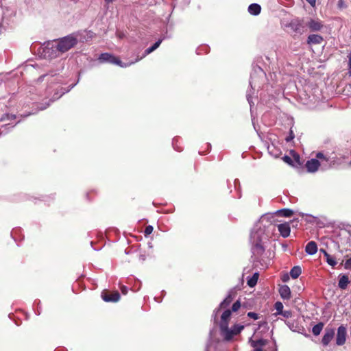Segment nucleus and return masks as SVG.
I'll list each match as a JSON object with an SVG mask.
<instances>
[{
	"label": "nucleus",
	"instance_id": "5701e85b",
	"mask_svg": "<svg viewBox=\"0 0 351 351\" xmlns=\"http://www.w3.org/2000/svg\"><path fill=\"white\" fill-rule=\"evenodd\" d=\"M276 214L282 217H289L293 215V211L289 208H283L277 210Z\"/></svg>",
	"mask_w": 351,
	"mask_h": 351
},
{
	"label": "nucleus",
	"instance_id": "9b49d317",
	"mask_svg": "<svg viewBox=\"0 0 351 351\" xmlns=\"http://www.w3.org/2000/svg\"><path fill=\"white\" fill-rule=\"evenodd\" d=\"M321 163L317 159H311L306 163V167L308 171L311 173L317 171Z\"/></svg>",
	"mask_w": 351,
	"mask_h": 351
},
{
	"label": "nucleus",
	"instance_id": "dca6fc26",
	"mask_svg": "<svg viewBox=\"0 0 351 351\" xmlns=\"http://www.w3.org/2000/svg\"><path fill=\"white\" fill-rule=\"evenodd\" d=\"M279 293L284 300H289L291 298V290L287 285H282L279 289Z\"/></svg>",
	"mask_w": 351,
	"mask_h": 351
},
{
	"label": "nucleus",
	"instance_id": "2eb2a0df",
	"mask_svg": "<svg viewBox=\"0 0 351 351\" xmlns=\"http://www.w3.org/2000/svg\"><path fill=\"white\" fill-rule=\"evenodd\" d=\"M250 342L254 348V351H263L262 348L266 345L267 341L263 339L252 340L250 339Z\"/></svg>",
	"mask_w": 351,
	"mask_h": 351
},
{
	"label": "nucleus",
	"instance_id": "6e6552de",
	"mask_svg": "<svg viewBox=\"0 0 351 351\" xmlns=\"http://www.w3.org/2000/svg\"><path fill=\"white\" fill-rule=\"evenodd\" d=\"M286 27L290 28L293 32L302 33V21L298 19L292 20Z\"/></svg>",
	"mask_w": 351,
	"mask_h": 351
},
{
	"label": "nucleus",
	"instance_id": "f03ea898",
	"mask_svg": "<svg viewBox=\"0 0 351 351\" xmlns=\"http://www.w3.org/2000/svg\"><path fill=\"white\" fill-rule=\"evenodd\" d=\"M244 328L245 326L241 324H234L232 327L223 324L219 327L220 335L225 341H230L239 335Z\"/></svg>",
	"mask_w": 351,
	"mask_h": 351
},
{
	"label": "nucleus",
	"instance_id": "1a4fd4ad",
	"mask_svg": "<svg viewBox=\"0 0 351 351\" xmlns=\"http://www.w3.org/2000/svg\"><path fill=\"white\" fill-rule=\"evenodd\" d=\"M101 297L105 302H117L120 299V294L117 291L113 293H103Z\"/></svg>",
	"mask_w": 351,
	"mask_h": 351
},
{
	"label": "nucleus",
	"instance_id": "603ef678",
	"mask_svg": "<svg viewBox=\"0 0 351 351\" xmlns=\"http://www.w3.org/2000/svg\"><path fill=\"white\" fill-rule=\"evenodd\" d=\"M175 141H176V139L174 138V139L173 140V145H174V143H175Z\"/></svg>",
	"mask_w": 351,
	"mask_h": 351
},
{
	"label": "nucleus",
	"instance_id": "f3484780",
	"mask_svg": "<svg viewBox=\"0 0 351 351\" xmlns=\"http://www.w3.org/2000/svg\"><path fill=\"white\" fill-rule=\"evenodd\" d=\"M305 252L309 255H314L317 252V246L315 241H310L305 247Z\"/></svg>",
	"mask_w": 351,
	"mask_h": 351
},
{
	"label": "nucleus",
	"instance_id": "09e8293b",
	"mask_svg": "<svg viewBox=\"0 0 351 351\" xmlns=\"http://www.w3.org/2000/svg\"><path fill=\"white\" fill-rule=\"evenodd\" d=\"M289 279V276L287 275L285 276L282 278L283 281H287Z\"/></svg>",
	"mask_w": 351,
	"mask_h": 351
},
{
	"label": "nucleus",
	"instance_id": "58836bf2",
	"mask_svg": "<svg viewBox=\"0 0 351 351\" xmlns=\"http://www.w3.org/2000/svg\"><path fill=\"white\" fill-rule=\"evenodd\" d=\"M294 134L292 130L290 131L289 136L286 138V141L289 142L294 138Z\"/></svg>",
	"mask_w": 351,
	"mask_h": 351
},
{
	"label": "nucleus",
	"instance_id": "c85d7f7f",
	"mask_svg": "<svg viewBox=\"0 0 351 351\" xmlns=\"http://www.w3.org/2000/svg\"><path fill=\"white\" fill-rule=\"evenodd\" d=\"M275 308L276 310V315H280L283 311V304L280 302L275 303Z\"/></svg>",
	"mask_w": 351,
	"mask_h": 351
},
{
	"label": "nucleus",
	"instance_id": "49530a36",
	"mask_svg": "<svg viewBox=\"0 0 351 351\" xmlns=\"http://www.w3.org/2000/svg\"><path fill=\"white\" fill-rule=\"evenodd\" d=\"M121 291H122V293H123V294H126V293H127V291H127V287H123L121 288Z\"/></svg>",
	"mask_w": 351,
	"mask_h": 351
},
{
	"label": "nucleus",
	"instance_id": "cd10ccee",
	"mask_svg": "<svg viewBox=\"0 0 351 351\" xmlns=\"http://www.w3.org/2000/svg\"><path fill=\"white\" fill-rule=\"evenodd\" d=\"M155 50H156V49H155V48H154L153 46H152V47H150L147 48V49L145 51L143 56L142 57H141L140 58H137V59H136V60H135V61H134V62H138V60H141L142 58H143L144 57H145L147 55H148V54L151 53L152 52H153V51H155Z\"/></svg>",
	"mask_w": 351,
	"mask_h": 351
},
{
	"label": "nucleus",
	"instance_id": "8fccbe9b",
	"mask_svg": "<svg viewBox=\"0 0 351 351\" xmlns=\"http://www.w3.org/2000/svg\"><path fill=\"white\" fill-rule=\"evenodd\" d=\"M274 350H273V351H277V348H276V345H275V344L274 345Z\"/></svg>",
	"mask_w": 351,
	"mask_h": 351
},
{
	"label": "nucleus",
	"instance_id": "423d86ee",
	"mask_svg": "<svg viewBox=\"0 0 351 351\" xmlns=\"http://www.w3.org/2000/svg\"><path fill=\"white\" fill-rule=\"evenodd\" d=\"M346 328L344 326H340L337 329V334L336 337V343L338 346H342L346 342Z\"/></svg>",
	"mask_w": 351,
	"mask_h": 351
},
{
	"label": "nucleus",
	"instance_id": "aec40b11",
	"mask_svg": "<svg viewBox=\"0 0 351 351\" xmlns=\"http://www.w3.org/2000/svg\"><path fill=\"white\" fill-rule=\"evenodd\" d=\"M323 40V38L321 36L317 34H311L308 37V44H320Z\"/></svg>",
	"mask_w": 351,
	"mask_h": 351
},
{
	"label": "nucleus",
	"instance_id": "f8f14e48",
	"mask_svg": "<svg viewBox=\"0 0 351 351\" xmlns=\"http://www.w3.org/2000/svg\"><path fill=\"white\" fill-rule=\"evenodd\" d=\"M278 230L280 235L284 238L288 237L290 234L291 228L289 223L278 224Z\"/></svg>",
	"mask_w": 351,
	"mask_h": 351
},
{
	"label": "nucleus",
	"instance_id": "f704fd0d",
	"mask_svg": "<svg viewBox=\"0 0 351 351\" xmlns=\"http://www.w3.org/2000/svg\"><path fill=\"white\" fill-rule=\"evenodd\" d=\"M280 315L284 317L289 318L291 316V312L290 311H283Z\"/></svg>",
	"mask_w": 351,
	"mask_h": 351
},
{
	"label": "nucleus",
	"instance_id": "20e7f679",
	"mask_svg": "<svg viewBox=\"0 0 351 351\" xmlns=\"http://www.w3.org/2000/svg\"><path fill=\"white\" fill-rule=\"evenodd\" d=\"M99 60L100 62H109L113 64L119 65L121 67H126L128 66L131 65L134 63V62H131L130 63H124L123 64L122 62L114 56L109 53H101L99 57Z\"/></svg>",
	"mask_w": 351,
	"mask_h": 351
},
{
	"label": "nucleus",
	"instance_id": "c756f323",
	"mask_svg": "<svg viewBox=\"0 0 351 351\" xmlns=\"http://www.w3.org/2000/svg\"><path fill=\"white\" fill-rule=\"evenodd\" d=\"M316 157L317 158L321 160V161H326V162H328L330 160V158L328 157H327L326 156H325L324 154H322V152H319L316 155Z\"/></svg>",
	"mask_w": 351,
	"mask_h": 351
},
{
	"label": "nucleus",
	"instance_id": "473e14b6",
	"mask_svg": "<svg viewBox=\"0 0 351 351\" xmlns=\"http://www.w3.org/2000/svg\"><path fill=\"white\" fill-rule=\"evenodd\" d=\"M153 227L152 226H147L145 229V231H144V233H145V236H148L150 234H152V232H153Z\"/></svg>",
	"mask_w": 351,
	"mask_h": 351
},
{
	"label": "nucleus",
	"instance_id": "a211bd4d",
	"mask_svg": "<svg viewBox=\"0 0 351 351\" xmlns=\"http://www.w3.org/2000/svg\"><path fill=\"white\" fill-rule=\"evenodd\" d=\"M232 311L230 309L226 310L221 316V321L219 323V326L223 324L228 325V322L231 316Z\"/></svg>",
	"mask_w": 351,
	"mask_h": 351
},
{
	"label": "nucleus",
	"instance_id": "2f4dec72",
	"mask_svg": "<svg viewBox=\"0 0 351 351\" xmlns=\"http://www.w3.org/2000/svg\"><path fill=\"white\" fill-rule=\"evenodd\" d=\"M241 307V303L239 300H237V302H235L232 306V311H233V312H236L239 310V308Z\"/></svg>",
	"mask_w": 351,
	"mask_h": 351
},
{
	"label": "nucleus",
	"instance_id": "4468645a",
	"mask_svg": "<svg viewBox=\"0 0 351 351\" xmlns=\"http://www.w3.org/2000/svg\"><path fill=\"white\" fill-rule=\"evenodd\" d=\"M307 26L310 28L311 31L317 32L319 31L322 28L323 24L322 21L318 19H311L307 23Z\"/></svg>",
	"mask_w": 351,
	"mask_h": 351
},
{
	"label": "nucleus",
	"instance_id": "c03bdc74",
	"mask_svg": "<svg viewBox=\"0 0 351 351\" xmlns=\"http://www.w3.org/2000/svg\"><path fill=\"white\" fill-rule=\"evenodd\" d=\"M247 99L249 104L251 105L252 98H251L250 93L247 94Z\"/></svg>",
	"mask_w": 351,
	"mask_h": 351
},
{
	"label": "nucleus",
	"instance_id": "7ed1b4c3",
	"mask_svg": "<svg viewBox=\"0 0 351 351\" xmlns=\"http://www.w3.org/2000/svg\"><path fill=\"white\" fill-rule=\"evenodd\" d=\"M77 43V38L71 34L60 38L56 45H53L51 49H55L60 53H64L73 47Z\"/></svg>",
	"mask_w": 351,
	"mask_h": 351
},
{
	"label": "nucleus",
	"instance_id": "0eeeda50",
	"mask_svg": "<svg viewBox=\"0 0 351 351\" xmlns=\"http://www.w3.org/2000/svg\"><path fill=\"white\" fill-rule=\"evenodd\" d=\"M335 336V329L332 328H326L322 340L324 346H326L332 341Z\"/></svg>",
	"mask_w": 351,
	"mask_h": 351
},
{
	"label": "nucleus",
	"instance_id": "72a5a7b5",
	"mask_svg": "<svg viewBox=\"0 0 351 351\" xmlns=\"http://www.w3.org/2000/svg\"><path fill=\"white\" fill-rule=\"evenodd\" d=\"M262 217H268L267 218V221H268L267 222V221H265L264 223L265 224V232L269 236L268 233L267 232L266 228H269V226H267V224L271 222L270 219H271V218H273V217L269 216V215H263Z\"/></svg>",
	"mask_w": 351,
	"mask_h": 351
},
{
	"label": "nucleus",
	"instance_id": "c9c22d12",
	"mask_svg": "<svg viewBox=\"0 0 351 351\" xmlns=\"http://www.w3.org/2000/svg\"><path fill=\"white\" fill-rule=\"evenodd\" d=\"M247 316L250 318H252L254 320H256L258 318V314L256 313H254V312H249L247 313Z\"/></svg>",
	"mask_w": 351,
	"mask_h": 351
},
{
	"label": "nucleus",
	"instance_id": "412c9836",
	"mask_svg": "<svg viewBox=\"0 0 351 351\" xmlns=\"http://www.w3.org/2000/svg\"><path fill=\"white\" fill-rule=\"evenodd\" d=\"M350 281L348 279V277L346 275H343L340 276L339 280V287L341 289H345L348 287V285L349 284Z\"/></svg>",
	"mask_w": 351,
	"mask_h": 351
},
{
	"label": "nucleus",
	"instance_id": "f257e3e1",
	"mask_svg": "<svg viewBox=\"0 0 351 351\" xmlns=\"http://www.w3.org/2000/svg\"><path fill=\"white\" fill-rule=\"evenodd\" d=\"M267 217H261L254 224L250 234V241L252 243V258L253 263L256 267H260L261 269H265L270 264L271 258L270 252H265L264 243L269 239V236L266 234L264 223L267 221Z\"/></svg>",
	"mask_w": 351,
	"mask_h": 351
},
{
	"label": "nucleus",
	"instance_id": "79ce46f5",
	"mask_svg": "<svg viewBox=\"0 0 351 351\" xmlns=\"http://www.w3.org/2000/svg\"><path fill=\"white\" fill-rule=\"evenodd\" d=\"M348 58H349L348 70H349V73H351V53L349 54Z\"/></svg>",
	"mask_w": 351,
	"mask_h": 351
},
{
	"label": "nucleus",
	"instance_id": "3c124183",
	"mask_svg": "<svg viewBox=\"0 0 351 351\" xmlns=\"http://www.w3.org/2000/svg\"><path fill=\"white\" fill-rule=\"evenodd\" d=\"M295 159H297V160H298V159H299V156H298V155H297V156H295Z\"/></svg>",
	"mask_w": 351,
	"mask_h": 351
},
{
	"label": "nucleus",
	"instance_id": "ea45409f",
	"mask_svg": "<svg viewBox=\"0 0 351 351\" xmlns=\"http://www.w3.org/2000/svg\"><path fill=\"white\" fill-rule=\"evenodd\" d=\"M283 160H284L285 162H287V163H288V164H289V165H291V162H292V160H291V158L289 156H285L283 157Z\"/></svg>",
	"mask_w": 351,
	"mask_h": 351
},
{
	"label": "nucleus",
	"instance_id": "4c0bfd02",
	"mask_svg": "<svg viewBox=\"0 0 351 351\" xmlns=\"http://www.w3.org/2000/svg\"><path fill=\"white\" fill-rule=\"evenodd\" d=\"M345 268L346 269H351V257L346 260L345 263Z\"/></svg>",
	"mask_w": 351,
	"mask_h": 351
},
{
	"label": "nucleus",
	"instance_id": "bb28decb",
	"mask_svg": "<svg viewBox=\"0 0 351 351\" xmlns=\"http://www.w3.org/2000/svg\"><path fill=\"white\" fill-rule=\"evenodd\" d=\"M155 50H156V49H155V48H154L153 46H152V47H150L147 48V49L145 51L143 56L142 57H141L140 58H137V59H136V60H135V61H134V62H138V60H141L142 58H143L144 57H145L147 55H148V54L151 53L152 52H153V51H155Z\"/></svg>",
	"mask_w": 351,
	"mask_h": 351
},
{
	"label": "nucleus",
	"instance_id": "393cba45",
	"mask_svg": "<svg viewBox=\"0 0 351 351\" xmlns=\"http://www.w3.org/2000/svg\"><path fill=\"white\" fill-rule=\"evenodd\" d=\"M324 328V324L322 322H319L315 325L312 328V332L315 336H317L320 334L322 329Z\"/></svg>",
	"mask_w": 351,
	"mask_h": 351
},
{
	"label": "nucleus",
	"instance_id": "a19ab883",
	"mask_svg": "<svg viewBox=\"0 0 351 351\" xmlns=\"http://www.w3.org/2000/svg\"><path fill=\"white\" fill-rule=\"evenodd\" d=\"M162 39H160L152 45L155 48V49H156L160 46V45L162 43Z\"/></svg>",
	"mask_w": 351,
	"mask_h": 351
},
{
	"label": "nucleus",
	"instance_id": "a18cd8bd",
	"mask_svg": "<svg viewBox=\"0 0 351 351\" xmlns=\"http://www.w3.org/2000/svg\"><path fill=\"white\" fill-rule=\"evenodd\" d=\"M49 104H49V103H48L46 106H42L39 107V109H40V110H45V109H46V108H47V106H49Z\"/></svg>",
	"mask_w": 351,
	"mask_h": 351
},
{
	"label": "nucleus",
	"instance_id": "6ab92c4d",
	"mask_svg": "<svg viewBox=\"0 0 351 351\" xmlns=\"http://www.w3.org/2000/svg\"><path fill=\"white\" fill-rule=\"evenodd\" d=\"M261 7L258 3H252L248 7V12L252 15L256 16L260 14Z\"/></svg>",
	"mask_w": 351,
	"mask_h": 351
},
{
	"label": "nucleus",
	"instance_id": "4be33fe9",
	"mask_svg": "<svg viewBox=\"0 0 351 351\" xmlns=\"http://www.w3.org/2000/svg\"><path fill=\"white\" fill-rule=\"evenodd\" d=\"M321 252L324 253L326 262L328 265H330L332 267H335L337 265V261L335 258L331 256L329 254H328L326 250H321Z\"/></svg>",
	"mask_w": 351,
	"mask_h": 351
},
{
	"label": "nucleus",
	"instance_id": "7c9ffc66",
	"mask_svg": "<svg viewBox=\"0 0 351 351\" xmlns=\"http://www.w3.org/2000/svg\"><path fill=\"white\" fill-rule=\"evenodd\" d=\"M14 125H12L11 123L6 124L5 125L1 126L0 128V134L5 133L7 128H14Z\"/></svg>",
	"mask_w": 351,
	"mask_h": 351
},
{
	"label": "nucleus",
	"instance_id": "e433bc0d",
	"mask_svg": "<svg viewBox=\"0 0 351 351\" xmlns=\"http://www.w3.org/2000/svg\"><path fill=\"white\" fill-rule=\"evenodd\" d=\"M337 6L340 9H343V8H346V5L345 4V2H344L343 0H339L338 1V3H337Z\"/></svg>",
	"mask_w": 351,
	"mask_h": 351
},
{
	"label": "nucleus",
	"instance_id": "9d476101",
	"mask_svg": "<svg viewBox=\"0 0 351 351\" xmlns=\"http://www.w3.org/2000/svg\"><path fill=\"white\" fill-rule=\"evenodd\" d=\"M339 237H343V238H349V241L347 242H344L342 238H341V244L348 245V246L346 247V250H350L351 247V227L348 229L342 230L339 233Z\"/></svg>",
	"mask_w": 351,
	"mask_h": 351
},
{
	"label": "nucleus",
	"instance_id": "de8ad7c7",
	"mask_svg": "<svg viewBox=\"0 0 351 351\" xmlns=\"http://www.w3.org/2000/svg\"><path fill=\"white\" fill-rule=\"evenodd\" d=\"M114 0H105V2L107 3V4H109V3H111L114 1Z\"/></svg>",
	"mask_w": 351,
	"mask_h": 351
},
{
	"label": "nucleus",
	"instance_id": "37998d69",
	"mask_svg": "<svg viewBox=\"0 0 351 351\" xmlns=\"http://www.w3.org/2000/svg\"><path fill=\"white\" fill-rule=\"evenodd\" d=\"M311 6H315L316 0H306Z\"/></svg>",
	"mask_w": 351,
	"mask_h": 351
},
{
	"label": "nucleus",
	"instance_id": "39448f33",
	"mask_svg": "<svg viewBox=\"0 0 351 351\" xmlns=\"http://www.w3.org/2000/svg\"><path fill=\"white\" fill-rule=\"evenodd\" d=\"M256 75H258V77L262 78L265 75L263 70L259 66L254 68L253 73L251 74L250 85L252 88H255L257 86L258 80L256 79Z\"/></svg>",
	"mask_w": 351,
	"mask_h": 351
},
{
	"label": "nucleus",
	"instance_id": "b1692460",
	"mask_svg": "<svg viewBox=\"0 0 351 351\" xmlns=\"http://www.w3.org/2000/svg\"><path fill=\"white\" fill-rule=\"evenodd\" d=\"M301 273L302 269L300 266H295L290 271V275L293 279L298 278Z\"/></svg>",
	"mask_w": 351,
	"mask_h": 351
},
{
	"label": "nucleus",
	"instance_id": "a878e982",
	"mask_svg": "<svg viewBox=\"0 0 351 351\" xmlns=\"http://www.w3.org/2000/svg\"><path fill=\"white\" fill-rule=\"evenodd\" d=\"M258 273L256 272L253 274V276L247 280V285L250 287H254L258 281Z\"/></svg>",
	"mask_w": 351,
	"mask_h": 351
},
{
	"label": "nucleus",
	"instance_id": "ddd939ff",
	"mask_svg": "<svg viewBox=\"0 0 351 351\" xmlns=\"http://www.w3.org/2000/svg\"><path fill=\"white\" fill-rule=\"evenodd\" d=\"M232 300L233 297L231 292H230L228 296L220 303L219 307L214 311L215 317H216L217 313L221 308H224L228 306Z\"/></svg>",
	"mask_w": 351,
	"mask_h": 351
}]
</instances>
